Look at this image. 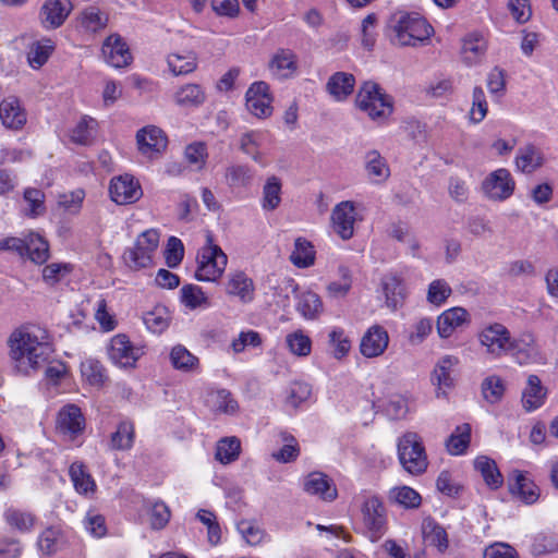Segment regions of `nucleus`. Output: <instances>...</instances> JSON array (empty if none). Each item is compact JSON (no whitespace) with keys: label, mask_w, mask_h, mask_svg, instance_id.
Here are the masks:
<instances>
[{"label":"nucleus","mask_w":558,"mask_h":558,"mask_svg":"<svg viewBox=\"0 0 558 558\" xmlns=\"http://www.w3.org/2000/svg\"><path fill=\"white\" fill-rule=\"evenodd\" d=\"M450 286L442 279L434 280L429 283L427 300L435 305L442 304L451 294Z\"/></svg>","instance_id":"nucleus-62"},{"label":"nucleus","mask_w":558,"mask_h":558,"mask_svg":"<svg viewBox=\"0 0 558 558\" xmlns=\"http://www.w3.org/2000/svg\"><path fill=\"white\" fill-rule=\"evenodd\" d=\"M109 192L111 199L119 205L133 204L143 195L138 181L130 174L113 178Z\"/></svg>","instance_id":"nucleus-12"},{"label":"nucleus","mask_w":558,"mask_h":558,"mask_svg":"<svg viewBox=\"0 0 558 558\" xmlns=\"http://www.w3.org/2000/svg\"><path fill=\"white\" fill-rule=\"evenodd\" d=\"M226 291L241 302L248 303L254 299L255 287L253 280L243 271H236L229 275Z\"/></svg>","instance_id":"nucleus-25"},{"label":"nucleus","mask_w":558,"mask_h":558,"mask_svg":"<svg viewBox=\"0 0 558 558\" xmlns=\"http://www.w3.org/2000/svg\"><path fill=\"white\" fill-rule=\"evenodd\" d=\"M391 32V41L398 46H415L428 39L433 27L418 14L396 13L391 16L388 26Z\"/></svg>","instance_id":"nucleus-2"},{"label":"nucleus","mask_w":558,"mask_h":558,"mask_svg":"<svg viewBox=\"0 0 558 558\" xmlns=\"http://www.w3.org/2000/svg\"><path fill=\"white\" fill-rule=\"evenodd\" d=\"M171 365L182 373H194L199 367V360L192 354L184 345L177 344L170 352Z\"/></svg>","instance_id":"nucleus-35"},{"label":"nucleus","mask_w":558,"mask_h":558,"mask_svg":"<svg viewBox=\"0 0 558 558\" xmlns=\"http://www.w3.org/2000/svg\"><path fill=\"white\" fill-rule=\"evenodd\" d=\"M355 102L372 120L386 119L392 112L390 97L374 82L363 83L356 95Z\"/></svg>","instance_id":"nucleus-4"},{"label":"nucleus","mask_w":558,"mask_h":558,"mask_svg":"<svg viewBox=\"0 0 558 558\" xmlns=\"http://www.w3.org/2000/svg\"><path fill=\"white\" fill-rule=\"evenodd\" d=\"M315 250L310 241L298 238L290 254V262L298 268H308L315 263Z\"/></svg>","instance_id":"nucleus-38"},{"label":"nucleus","mask_w":558,"mask_h":558,"mask_svg":"<svg viewBox=\"0 0 558 558\" xmlns=\"http://www.w3.org/2000/svg\"><path fill=\"white\" fill-rule=\"evenodd\" d=\"M504 392L505 386L502 379L498 376H489L482 383V395L492 404L499 402Z\"/></svg>","instance_id":"nucleus-56"},{"label":"nucleus","mask_w":558,"mask_h":558,"mask_svg":"<svg viewBox=\"0 0 558 558\" xmlns=\"http://www.w3.org/2000/svg\"><path fill=\"white\" fill-rule=\"evenodd\" d=\"M262 208L266 211H274L280 206L282 194V182L276 175L267 178L262 192Z\"/></svg>","instance_id":"nucleus-34"},{"label":"nucleus","mask_w":558,"mask_h":558,"mask_svg":"<svg viewBox=\"0 0 558 558\" xmlns=\"http://www.w3.org/2000/svg\"><path fill=\"white\" fill-rule=\"evenodd\" d=\"M356 221L355 204L352 201H343L337 204L331 211V225L333 231L344 241L354 235Z\"/></svg>","instance_id":"nucleus-11"},{"label":"nucleus","mask_w":558,"mask_h":558,"mask_svg":"<svg viewBox=\"0 0 558 558\" xmlns=\"http://www.w3.org/2000/svg\"><path fill=\"white\" fill-rule=\"evenodd\" d=\"M423 534L425 539L433 546H436L440 553L447 550L449 546L448 534L446 530L432 519L423 522Z\"/></svg>","instance_id":"nucleus-44"},{"label":"nucleus","mask_w":558,"mask_h":558,"mask_svg":"<svg viewBox=\"0 0 558 558\" xmlns=\"http://www.w3.org/2000/svg\"><path fill=\"white\" fill-rule=\"evenodd\" d=\"M82 376L92 386H101L106 379L105 368L99 361L94 359H87L81 363Z\"/></svg>","instance_id":"nucleus-54"},{"label":"nucleus","mask_w":558,"mask_h":558,"mask_svg":"<svg viewBox=\"0 0 558 558\" xmlns=\"http://www.w3.org/2000/svg\"><path fill=\"white\" fill-rule=\"evenodd\" d=\"M181 301L191 310L208 305V298L202 288L195 284H185L181 288Z\"/></svg>","instance_id":"nucleus-53"},{"label":"nucleus","mask_w":558,"mask_h":558,"mask_svg":"<svg viewBox=\"0 0 558 558\" xmlns=\"http://www.w3.org/2000/svg\"><path fill=\"white\" fill-rule=\"evenodd\" d=\"M381 287L387 306L397 310L405 299L403 278L396 272H389L381 278Z\"/></svg>","instance_id":"nucleus-27"},{"label":"nucleus","mask_w":558,"mask_h":558,"mask_svg":"<svg viewBox=\"0 0 558 558\" xmlns=\"http://www.w3.org/2000/svg\"><path fill=\"white\" fill-rule=\"evenodd\" d=\"M471 426L468 423L458 425L453 433L446 441L449 453L458 456L462 454L470 445Z\"/></svg>","instance_id":"nucleus-45"},{"label":"nucleus","mask_w":558,"mask_h":558,"mask_svg":"<svg viewBox=\"0 0 558 558\" xmlns=\"http://www.w3.org/2000/svg\"><path fill=\"white\" fill-rule=\"evenodd\" d=\"M143 320L150 331L160 333L168 328L170 314L167 307L157 305L151 311L144 314Z\"/></svg>","instance_id":"nucleus-48"},{"label":"nucleus","mask_w":558,"mask_h":558,"mask_svg":"<svg viewBox=\"0 0 558 558\" xmlns=\"http://www.w3.org/2000/svg\"><path fill=\"white\" fill-rule=\"evenodd\" d=\"M303 488L307 494L318 496L325 501H332L338 495L332 481L322 472L310 473L304 478Z\"/></svg>","instance_id":"nucleus-19"},{"label":"nucleus","mask_w":558,"mask_h":558,"mask_svg":"<svg viewBox=\"0 0 558 558\" xmlns=\"http://www.w3.org/2000/svg\"><path fill=\"white\" fill-rule=\"evenodd\" d=\"M96 126L97 121L95 119L89 117L82 118L71 132V141L80 145L92 144L95 137Z\"/></svg>","instance_id":"nucleus-50"},{"label":"nucleus","mask_w":558,"mask_h":558,"mask_svg":"<svg viewBox=\"0 0 558 558\" xmlns=\"http://www.w3.org/2000/svg\"><path fill=\"white\" fill-rule=\"evenodd\" d=\"M268 68L278 78H288L298 70V57L291 49H278L270 58Z\"/></svg>","instance_id":"nucleus-22"},{"label":"nucleus","mask_w":558,"mask_h":558,"mask_svg":"<svg viewBox=\"0 0 558 558\" xmlns=\"http://www.w3.org/2000/svg\"><path fill=\"white\" fill-rule=\"evenodd\" d=\"M457 364L458 359L452 355H445L437 362L432 374V381L437 387V397L445 396L446 389L453 386L451 369Z\"/></svg>","instance_id":"nucleus-24"},{"label":"nucleus","mask_w":558,"mask_h":558,"mask_svg":"<svg viewBox=\"0 0 558 558\" xmlns=\"http://www.w3.org/2000/svg\"><path fill=\"white\" fill-rule=\"evenodd\" d=\"M547 390L542 386L541 379L536 375L527 377V384L522 392V405L527 411H534L541 408L546 399Z\"/></svg>","instance_id":"nucleus-29"},{"label":"nucleus","mask_w":558,"mask_h":558,"mask_svg":"<svg viewBox=\"0 0 558 558\" xmlns=\"http://www.w3.org/2000/svg\"><path fill=\"white\" fill-rule=\"evenodd\" d=\"M25 255L38 265H43L49 258V244L39 234L29 232L25 235Z\"/></svg>","instance_id":"nucleus-33"},{"label":"nucleus","mask_w":558,"mask_h":558,"mask_svg":"<svg viewBox=\"0 0 558 558\" xmlns=\"http://www.w3.org/2000/svg\"><path fill=\"white\" fill-rule=\"evenodd\" d=\"M24 201L27 203L25 215L31 218L43 216L46 213L45 193L35 187H28L24 191Z\"/></svg>","instance_id":"nucleus-51"},{"label":"nucleus","mask_w":558,"mask_h":558,"mask_svg":"<svg viewBox=\"0 0 558 558\" xmlns=\"http://www.w3.org/2000/svg\"><path fill=\"white\" fill-rule=\"evenodd\" d=\"M0 119L2 124L11 130L22 129L27 121L24 108L14 96H9L0 102Z\"/></svg>","instance_id":"nucleus-20"},{"label":"nucleus","mask_w":558,"mask_h":558,"mask_svg":"<svg viewBox=\"0 0 558 558\" xmlns=\"http://www.w3.org/2000/svg\"><path fill=\"white\" fill-rule=\"evenodd\" d=\"M101 52L105 61L117 69L128 66L132 61L130 49L119 34H111L105 39Z\"/></svg>","instance_id":"nucleus-15"},{"label":"nucleus","mask_w":558,"mask_h":558,"mask_svg":"<svg viewBox=\"0 0 558 558\" xmlns=\"http://www.w3.org/2000/svg\"><path fill=\"white\" fill-rule=\"evenodd\" d=\"M312 388L307 383L294 381L288 389L286 402L296 409L302 402L310 398Z\"/></svg>","instance_id":"nucleus-60"},{"label":"nucleus","mask_w":558,"mask_h":558,"mask_svg":"<svg viewBox=\"0 0 558 558\" xmlns=\"http://www.w3.org/2000/svg\"><path fill=\"white\" fill-rule=\"evenodd\" d=\"M290 352L298 356H307L312 350V341L302 330L291 332L286 338Z\"/></svg>","instance_id":"nucleus-55"},{"label":"nucleus","mask_w":558,"mask_h":558,"mask_svg":"<svg viewBox=\"0 0 558 558\" xmlns=\"http://www.w3.org/2000/svg\"><path fill=\"white\" fill-rule=\"evenodd\" d=\"M388 343L389 336L386 329L379 325H374L362 337L360 351L365 357H377L385 352Z\"/></svg>","instance_id":"nucleus-17"},{"label":"nucleus","mask_w":558,"mask_h":558,"mask_svg":"<svg viewBox=\"0 0 558 558\" xmlns=\"http://www.w3.org/2000/svg\"><path fill=\"white\" fill-rule=\"evenodd\" d=\"M136 142L138 150L149 157L160 154L168 144L167 136L162 130L155 125H148L137 131Z\"/></svg>","instance_id":"nucleus-16"},{"label":"nucleus","mask_w":558,"mask_h":558,"mask_svg":"<svg viewBox=\"0 0 558 558\" xmlns=\"http://www.w3.org/2000/svg\"><path fill=\"white\" fill-rule=\"evenodd\" d=\"M355 78L352 74L337 72L327 82V90L338 101L344 100L353 92Z\"/></svg>","instance_id":"nucleus-32"},{"label":"nucleus","mask_w":558,"mask_h":558,"mask_svg":"<svg viewBox=\"0 0 558 558\" xmlns=\"http://www.w3.org/2000/svg\"><path fill=\"white\" fill-rule=\"evenodd\" d=\"M388 498L390 502L397 504L405 509L420 507L422 502L421 495L409 486H397L389 490Z\"/></svg>","instance_id":"nucleus-42"},{"label":"nucleus","mask_w":558,"mask_h":558,"mask_svg":"<svg viewBox=\"0 0 558 558\" xmlns=\"http://www.w3.org/2000/svg\"><path fill=\"white\" fill-rule=\"evenodd\" d=\"M184 247L180 239L171 236L168 240L167 248L165 251L166 264L170 268L177 267L183 259Z\"/></svg>","instance_id":"nucleus-64"},{"label":"nucleus","mask_w":558,"mask_h":558,"mask_svg":"<svg viewBox=\"0 0 558 558\" xmlns=\"http://www.w3.org/2000/svg\"><path fill=\"white\" fill-rule=\"evenodd\" d=\"M52 50L53 45L50 39L33 45L28 52V62L31 66L34 69L43 66L49 59Z\"/></svg>","instance_id":"nucleus-57"},{"label":"nucleus","mask_w":558,"mask_h":558,"mask_svg":"<svg viewBox=\"0 0 558 558\" xmlns=\"http://www.w3.org/2000/svg\"><path fill=\"white\" fill-rule=\"evenodd\" d=\"M108 22V14L96 5L83 9L77 16L78 26L88 34H97L104 31Z\"/></svg>","instance_id":"nucleus-26"},{"label":"nucleus","mask_w":558,"mask_h":558,"mask_svg":"<svg viewBox=\"0 0 558 558\" xmlns=\"http://www.w3.org/2000/svg\"><path fill=\"white\" fill-rule=\"evenodd\" d=\"M223 178L230 189H243L251 185L254 173L248 166L234 163L226 168Z\"/></svg>","instance_id":"nucleus-37"},{"label":"nucleus","mask_w":558,"mask_h":558,"mask_svg":"<svg viewBox=\"0 0 558 558\" xmlns=\"http://www.w3.org/2000/svg\"><path fill=\"white\" fill-rule=\"evenodd\" d=\"M329 344L333 349V356L338 360L345 356L351 349V341L341 328L331 330L329 333Z\"/></svg>","instance_id":"nucleus-59"},{"label":"nucleus","mask_w":558,"mask_h":558,"mask_svg":"<svg viewBox=\"0 0 558 558\" xmlns=\"http://www.w3.org/2000/svg\"><path fill=\"white\" fill-rule=\"evenodd\" d=\"M509 489L512 495L527 505L536 502L539 498L537 485L520 471H513L509 477Z\"/></svg>","instance_id":"nucleus-21"},{"label":"nucleus","mask_w":558,"mask_h":558,"mask_svg":"<svg viewBox=\"0 0 558 558\" xmlns=\"http://www.w3.org/2000/svg\"><path fill=\"white\" fill-rule=\"evenodd\" d=\"M170 517V509L165 502L156 501L151 505L149 509V522L154 530L163 529L168 524Z\"/></svg>","instance_id":"nucleus-61"},{"label":"nucleus","mask_w":558,"mask_h":558,"mask_svg":"<svg viewBox=\"0 0 558 558\" xmlns=\"http://www.w3.org/2000/svg\"><path fill=\"white\" fill-rule=\"evenodd\" d=\"M398 456L404 470L413 475L423 473L427 468L424 446L415 433H407L399 439Z\"/></svg>","instance_id":"nucleus-6"},{"label":"nucleus","mask_w":558,"mask_h":558,"mask_svg":"<svg viewBox=\"0 0 558 558\" xmlns=\"http://www.w3.org/2000/svg\"><path fill=\"white\" fill-rule=\"evenodd\" d=\"M241 442L236 437H226L218 441L216 459L223 464H229L239 458Z\"/></svg>","instance_id":"nucleus-49"},{"label":"nucleus","mask_w":558,"mask_h":558,"mask_svg":"<svg viewBox=\"0 0 558 558\" xmlns=\"http://www.w3.org/2000/svg\"><path fill=\"white\" fill-rule=\"evenodd\" d=\"M486 51V41L478 34H472L464 38L462 54L466 62L473 63Z\"/></svg>","instance_id":"nucleus-52"},{"label":"nucleus","mask_w":558,"mask_h":558,"mask_svg":"<svg viewBox=\"0 0 558 558\" xmlns=\"http://www.w3.org/2000/svg\"><path fill=\"white\" fill-rule=\"evenodd\" d=\"M3 515L5 522L21 533L31 532L36 522L33 513L16 508L7 509Z\"/></svg>","instance_id":"nucleus-40"},{"label":"nucleus","mask_w":558,"mask_h":558,"mask_svg":"<svg viewBox=\"0 0 558 558\" xmlns=\"http://www.w3.org/2000/svg\"><path fill=\"white\" fill-rule=\"evenodd\" d=\"M535 353V339L531 332L522 333L519 338L510 337L507 354L514 357L519 364L530 363Z\"/></svg>","instance_id":"nucleus-23"},{"label":"nucleus","mask_w":558,"mask_h":558,"mask_svg":"<svg viewBox=\"0 0 558 558\" xmlns=\"http://www.w3.org/2000/svg\"><path fill=\"white\" fill-rule=\"evenodd\" d=\"M543 163L541 154L534 146H525L520 148L515 157L517 168L524 173H532Z\"/></svg>","instance_id":"nucleus-46"},{"label":"nucleus","mask_w":558,"mask_h":558,"mask_svg":"<svg viewBox=\"0 0 558 558\" xmlns=\"http://www.w3.org/2000/svg\"><path fill=\"white\" fill-rule=\"evenodd\" d=\"M364 166L371 182L384 183L390 175V169L385 158L377 150H369L364 156Z\"/></svg>","instance_id":"nucleus-28"},{"label":"nucleus","mask_w":558,"mask_h":558,"mask_svg":"<svg viewBox=\"0 0 558 558\" xmlns=\"http://www.w3.org/2000/svg\"><path fill=\"white\" fill-rule=\"evenodd\" d=\"M475 469L481 472L485 483L492 488H498L502 484V475L494 460L487 457H478L474 461Z\"/></svg>","instance_id":"nucleus-47"},{"label":"nucleus","mask_w":558,"mask_h":558,"mask_svg":"<svg viewBox=\"0 0 558 558\" xmlns=\"http://www.w3.org/2000/svg\"><path fill=\"white\" fill-rule=\"evenodd\" d=\"M110 360L120 367H134L136 361L144 354V347L134 345L128 336L116 335L109 344Z\"/></svg>","instance_id":"nucleus-8"},{"label":"nucleus","mask_w":558,"mask_h":558,"mask_svg":"<svg viewBox=\"0 0 558 558\" xmlns=\"http://www.w3.org/2000/svg\"><path fill=\"white\" fill-rule=\"evenodd\" d=\"M73 5L70 0H46L40 8V23L46 29H56L63 25Z\"/></svg>","instance_id":"nucleus-14"},{"label":"nucleus","mask_w":558,"mask_h":558,"mask_svg":"<svg viewBox=\"0 0 558 558\" xmlns=\"http://www.w3.org/2000/svg\"><path fill=\"white\" fill-rule=\"evenodd\" d=\"M227 263V255L220 246L214 243L213 234L207 233L206 245H204L197 254L195 278L198 281H216L222 276Z\"/></svg>","instance_id":"nucleus-3"},{"label":"nucleus","mask_w":558,"mask_h":558,"mask_svg":"<svg viewBox=\"0 0 558 558\" xmlns=\"http://www.w3.org/2000/svg\"><path fill=\"white\" fill-rule=\"evenodd\" d=\"M8 342L14 368L22 375L37 372L52 352L47 330L35 325L14 330Z\"/></svg>","instance_id":"nucleus-1"},{"label":"nucleus","mask_w":558,"mask_h":558,"mask_svg":"<svg viewBox=\"0 0 558 558\" xmlns=\"http://www.w3.org/2000/svg\"><path fill=\"white\" fill-rule=\"evenodd\" d=\"M71 271L69 264L51 263L43 268V280L48 286L60 282Z\"/></svg>","instance_id":"nucleus-63"},{"label":"nucleus","mask_w":558,"mask_h":558,"mask_svg":"<svg viewBox=\"0 0 558 558\" xmlns=\"http://www.w3.org/2000/svg\"><path fill=\"white\" fill-rule=\"evenodd\" d=\"M515 183L507 169L500 168L493 171L482 184L484 194L493 201H505L514 191Z\"/></svg>","instance_id":"nucleus-10"},{"label":"nucleus","mask_w":558,"mask_h":558,"mask_svg":"<svg viewBox=\"0 0 558 558\" xmlns=\"http://www.w3.org/2000/svg\"><path fill=\"white\" fill-rule=\"evenodd\" d=\"M167 62L174 75L192 73L197 66V58L193 51L171 53L168 56Z\"/></svg>","instance_id":"nucleus-41"},{"label":"nucleus","mask_w":558,"mask_h":558,"mask_svg":"<svg viewBox=\"0 0 558 558\" xmlns=\"http://www.w3.org/2000/svg\"><path fill=\"white\" fill-rule=\"evenodd\" d=\"M511 333L506 326L494 323L478 333L480 343L485 347L486 353L493 357H501L507 354Z\"/></svg>","instance_id":"nucleus-9"},{"label":"nucleus","mask_w":558,"mask_h":558,"mask_svg":"<svg viewBox=\"0 0 558 558\" xmlns=\"http://www.w3.org/2000/svg\"><path fill=\"white\" fill-rule=\"evenodd\" d=\"M135 429L131 421L119 423L117 430L111 434L109 447L112 450H130L134 444Z\"/></svg>","instance_id":"nucleus-39"},{"label":"nucleus","mask_w":558,"mask_h":558,"mask_svg":"<svg viewBox=\"0 0 558 558\" xmlns=\"http://www.w3.org/2000/svg\"><path fill=\"white\" fill-rule=\"evenodd\" d=\"M363 523L367 531L368 538L377 542L387 532V513L381 499L377 496H369L362 506Z\"/></svg>","instance_id":"nucleus-7"},{"label":"nucleus","mask_w":558,"mask_h":558,"mask_svg":"<svg viewBox=\"0 0 558 558\" xmlns=\"http://www.w3.org/2000/svg\"><path fill=\"white\" fill-rule=\"evenodd\" d=\"M296 310L305 319H316L323 313V302L318 294L306 291L299 296Z\"/></svg>","instance_id":"nucleus-43"},{"label":"nucleus","mask_w":558,"mask_h":558,"mask_svg":"<svg viewBox=\"0 0 558 558\" xmlns=\"http://www.w3.org/2000/svg\"><path fill=\"white\" fill-rule=\"evenodd\" d=\"M61 533L56 527L46 529L38 537V547L45 555H53L59 549Z\"/></svg>","instance_id":"nucleus-58"},{"label":"nucleus","mask_w":558,"mask_h":558,"mask_svg":"<svg viewBox=\"0 0 558 558\" xmlns=\"http://www.w3.org/2000/svg\"><path fill=\"white\" fill-rule=\"evenodd\" d=\"M69 474L75 490L81 495L93 494L96 490V483L86 468L81 462H73L70 465Z\"/></svg>","instance_id":"nucleus-36"},{"label":"nucleus","mask_w":558,"mask_h":558,"mask_svg":"<svg viewBox=\"0 0 558 558\" xmlns=\"http://www.w3.org/2000/svg\"><path fill=\"white\" fill-rule=\"evenodd\" d=\"M206 100V93L198 84H185L174 93V101L182 108H197Z\"/></svg>","instance_id":"nucleus-31"},{"label":"nucleus","mask_w":558,"mask_h":558,"mask_svg":"<svg viewBox=\"0 0 558 558\" xmlns=\"http://www.w3.org/2000/svg\"><path fill=\"white\" fill-rule=\"evenodd\" d=\"M469 314L462 307L445 311L437 319V331L441 338H448L456 328L468 320Z\"/></svg>","instance_id":"nucleus-30"},{"label":"nucleus","mask_w":558,"mask_h":558,"mask_svg":"<svg viewBox=\"0 0 558 558\" xmlns=\"http://www.w3.org/2000/svg\"><path fill=\"white\" fill-rule=\"evenodd\" d=\"M159 244V233L155 229L142 232L134 244L123 253L125 265L132 270L147 268L153 263V256Z\"/></svg>","instance_id":"nucleus-5"},{"label":"nucleus","mask_w":558,"mask_h":558,"mask_svg":"<svg viewBox=\"0 0 558 558\" xmlns=\"http://www.w3.org/2000/svg\"><path fill=\"white\" fill-rule=\"evenodd\" d=\"M57 427L62 434L72 438L81 434L85 428V418L81 409L75 404L63 407L58 414Z\"/></svg>","instance_id":"nucleus-18"},{"label":"nucleus","mask_w":558,"mask_h":558,"mask_svg":"<svg viewBox=\"0 0 558 558\" xmlns=\"http://www.w3.org/2000/svg\"><path fill=\"white\" fill-rule=\"evenodd\" d=\"M245 98L247 110L255 117L267 118L272 113V98L269 94V85L266 82L253 83L248 87Z\"/></svg>","instance_id":"nucleus-13"}]
</instances>
